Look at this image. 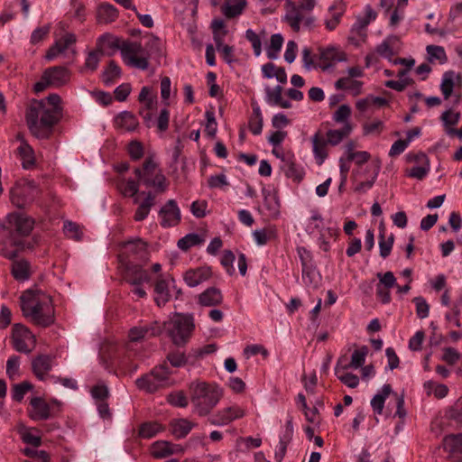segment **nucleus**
<instances>
[{"mask_svg": "<svg viewBox=\"0 0 462 462\" xmlns=\"http://www.w3.org/2000/svg\"><path fill=\"white\" fill-rule=\"evenodd\" d=\"M428 60L430 62H439L444 64L448 61V57L443 47L437 45L427 46Z\"/></svg>", "mask_w": 462, "mask_h": 462, "instance_id": "8fccbe9b", "label": "nucleus"}, {"mask_svg": "<svg viewBox=\"0 0 462 462\" xmlns=\"http://www.w3.org/2000/svg\"><path fill=\"white\" fill-rule=\"evenodd\" d=\"M343 358H339L335 366V374L338 380L349 388H356L359 384V378L357 375L346 373L342 369Z\"/></svg>", "mask_w": 462, "mask_h": 462, "instance_id": "a19ab883", "label": "nucleus"}, {"mask_svg": "<svg viewBox=\"0 0 462 462\" xmlns=\"http://www.w3.org/2000/svg\"><path fill=\"white\" fill-rule=\"evenodd\" d=\"M460 120V113L454 110L453 108L446 109L440 116V121L442 123L445 133L448 136H453L454 127L457 125Z\"/></svg>", "mask_w": 462, "mask_h": 462, "instance_id": "4c0bfd02", "label": "nucleus"}, {"mask_svg": "<svg viewBox=\"0 0 462 462\" xmlns=\"http://www.w3.org/2000/svg\"><path fill=\"white\" fill-rule=\"evenodd\" d=\"M57 112L49 110L42 102L33 100L29 105L25 119L31 133L37 138H48L52 127L60 121Z\"/></svg>", "mask_w": 462, "mask_h": 462, "instance_id": "7ed1b4c3", "label": "nucleus"}, {"mask_svg": "<svg viewBox=\"0 0 462 462\" xmlns=\"http://www.w3.org/2000/svg\"><path fill=\"white\" fill-rule=\"evenodd\" d=\"M352 125H346L340 129H329L324 134L328 139V143H329L331 146H336L346 138L352 133Z\"/></svg>", "mask_w": 462, "mask_h": 462, "instance_id": "ea45409f", "label": "nucleus"}, {"mask_svg": "<svg viewBox=\"0 0 462 462\" xmlns=\"http://www.w3.org/2000/svg\"><path fill=\"white\" fill-rule=\"evenodd\" d=\"M20 300L23 314L35 325L47 328L54 323L52 300L43 291L27 290L22 294Z\"/></svg>", "mask_w": 462, "mask_h": 462, "instance_id": "f03ea898", "label": "nucleus"}, {"mask_svg": "<svg viewBox=\"0 0 462 462\" xmlns=\"http://www.w3.org/2000/svg\"><path fill=\"white\" fill-rule=\"evenodd\" d=\"M335 88L340 90H347L353 96H358L363 91V82L350 78H340L335 82Z\"/></svg>", "mask_w": 462, "mask_h": 462, "instance_id": "58836bf2", "label": "nucleus"}, {"mask_svg": "<svg viewBox=\"0 0 462 462\" xmlns=\"http://www.w3.org/2000/svg\"><path fill=\"white\" fill-rule=\"evenodd\" d=\"M393 394L397 398V411L394 414L395 416H398L399 418H402L404 416V412L402 411V405L404 402V393H402L400 396L397 395L396 393L393 392L392 386L390 384H384L382 387V390L380 393H376L371 400V407L374 413L381 415L383 411L384 402L386 398L390 394Z\"/></svg>", "mask_w": 462, "mask_h": 462, "instance_id": "f8f14e48", "label": "nucleus"}, {"mask_svg": "<svg viewBox=\"0 0 462 462\" xmlns=\"http://www.w3.org/2000/svg\"><path fill=\"white\" fill-rule=\"evenodd\" d=\"M118 16L117 9L108 3L101 4L97 8V18L99 23H109Z\"/></svg>", "mask_w": 462, "mask_h": 462, "instance_id": "79ce46f5", "label": "nucleus"}, {"mask_svg": "<svg viewBox=\"0 0 462 462\" xmlns=\"http://www.w3.org/2000/svg\"><path fill=\"white\" fill-rule=\"evenodd\" d=\"M315 4V0H299V2L289 4L284 20L294 32H299L301 28L310 29L314 26L315 18L310 12Z\"/></svg>", "mask_w": 462, "mask_h": 462, "instance_id": "39448f33", "label": "nucleus"}, {"mask_svg": "<svg viewBox=\"0 0 462 462\" xmlns=\"http://www.w3.org/2000/svg\"><path fill=\"white\" fill-rule=\"evenodd\" d=\"M346 12V5L342 0L335 1L328 8V14L324 20L326 28L333 31L341 21V17Z\"/></svg>", "mask_w": 462, "mask_h": 462, "instance_id": "a878e982", "label": "nucleus"}, {"mask_svg": "<svg viewBox=\"0 0 462 462\" xmlns=\"http://www.w3.org/2000/svg\"><path fill=\"white\" fill-rule=\"evenodd\" d=\"M70 79L69 70L62 66H54L46 69L41 79L33 86L35 92L43 91L48 87L60 88L67 84Z\"/></svg>", "mask_w": 462, "mask_h": 462, "instance_id": "9d476101", "label": "nucleus"}, {"mask_svg": "<svg viewBox=\"0 0 462 462\" xmlns=\"http://www.w3.org/2000/svg\"><path fill=\"white\" fill-rule=\"evenodd\" d=\"M194 319L189 314L175 313L168 322V334L177 346H185L194 330Z\"/></svg>", "mask_w": 462, "mask_h": 462, "instance_id": "423d86ee", "label": "nucleus"}, {"mask_svg": "<svg viewBox=\"0 0 462 462\" xmlns=\"http://www.w3.org/2000/svg\"><path fill=\"white\" fill-rule=\"evenodd\" d=\"M462 83V75L456 73L453 70L446 71L440 82V91L445 99H448L456 86H460Z\"/></svg>", "mask_w": 462, "mask_h": 462, "instance_id": "cd10ccee", "label": "nucleus"}, {"mask_svg": "<svg viewBox=\"0 0 462 462\" xmlns=\"http://www.w3.org/2000/svg\"><path fill=\"white\" fill-rule=\"evenodd\" d=\"M121 77V69L114 61L110 60L106 69L103 71L102 79L106 85H111L116 79Z\"/></svg>", "mask_w": 462, "mask_h": 462, "instance_id": "603ef678", "label": "nucleus"}, {"mask_svg": "<svg viewBox=\"0 0 462 462\" xmlns=\"http://www.w3.org/2000/svg\"><path fill=\"white\" fill-rule=\"evenodd\" d=\"M171 282H174L171 275L164 276L160 274L156 280L154 284L155 302L159 307L164 306L170 300L169 286Z\"/></svg>", "mask_w": 462, "mask_h": 462, "instance_id": "393cba45", "label": "nucleus"}, {"mask_svg": "<svg viewBox=\"0 0 462 462\" xmlns=\"http://www.w3.org/2000/svg\"><path fill=\"white\" fill-rule=\"evenodd\" d=\"M167 360L173 367L184 366L188 362L186 355L179 349L171 350L167 355Z\"/></svg>", "mask_w": 462, "mask_h": 462, "instance_id": "0e129e2a", "label": "nucleus"}, {"mask_svg": "<svg viewBox=\"0 0 462 462\" xmlns=\"http://www.w3.org/2000/svg\"><path fill=\"white\" fill-rule=\"evenodd\" d=\"M162 430V426L157 422H145L142 424L139 434L142 438L151 439Z\"/></svg>", "mask_w": 462, "mask_h": 462, "instance_id": "680f3d73", "label": "nucleus"}, {"mask_svg": "<svg viewBox=\"0 0 462 462\" xmlns=\"http://www.w3.org/2000/svg\"><path fill=\"white\" fill-rule=\"evenodd\" d=\"M310 141L315 161L317 164L321 165L328 156V146L330 144L328 143V139L321 130L316 131Z\"/></svg>", "mask_w": 462, "mask_h": 462, "instance_id": "6ab92c4d", "label": "nucleus"}, {"mask_svg": "<svg viewBox=\"0 0 462 462\" xmlns=\"http://www.w3.org/2000/svg\"><path fill=\"white\" fill-rule=\"evenodd\" d=\"M30 418L33 420H46L52 416L51 406L41 397H33L31 399Z\"/></svg>", "mask_w": 462, "mask_h": 462, "instance_id": "bb28decb", "label": "nucleus"}, {"mask_svg": "<svg viewBox=\"0 0 462 462\" xmlns=\"http://www.w3.org/2000/svg\"><path fill=\"white\" fill-rule=\"evenodd\" d=\"M29 340L34 341L30 329L20 323L14 324L12 328L13 347L20 353L29 354L32 351L27 344Z\"/></svg>", "mask_w": 462, "mask_h": 462, "instance_id": "4468645a", "label": "nucleus"}, {"mask_svg": "<svg viewBox=\"0 0 462 462\" xmlns=\"http://www.w3.org/2000/svg\"><path fill=\"white\" fill-rule=\"evenodd\" d=\"M302 280L307 286L318 288L320 275L313 264L302 268Z\"/></svg>", "mask_w": 462, "mask_h": 462, "instance_id": "de8ad7c7", "label": "nucleus"}, {"mask_svg": "<svg viewBox=\"0 0 462 462\" xmlns=\"http://www.w3.org/2000/svg\"><path fill=\"white\" fill-rule=\"evenodd\" d=\"M40 193V189L32 180L23 179L18 180L11 189L14 199L33 200Z\"/></svg>", "mask_w": 462, "mask_h": 462, "instance_id": "f3484780", "label": "nucleus"}, {"mask_svg": "<svg viewBox=\"0 0 462 462\" xmlns=\"http://www.w3.org/2000/svg\"><path fill=\"white\" fill-rule=\"evenodd\" d=\"M189 390L194 411L201 417L208 415L222 397L218 386L205 382L191 383Z\"/></svg>", "mask_w": 462, "mask_h": 462, "instance_id": "20e7f679", "label": "nucleus"}, {"mask_svg": "<svg viewBox=\"0 0 462 462\" xmlns=\"http://www.w3.org/2000/svg\"><path fill=\"white\" fill-rule=\"evenodd\" d=\"M126 282L132 285H141L143 282L150 281V275L146 270L143 269L139 264L127 263L125 264Z\"/></svg>", "mask_w": 462, "mask_h": 462, "instance_id": "c756f323", "label": "nucleus"}, {"mask_svg": "<svg viewBox=\"0 0 462 462\" xmlns=\"http://www.w3.org/2000/svg\"><path fill=\"white\" fill-rule=\"evenodd\" d=\"M38 102H42L44 106L49 110H55L57 112V117L60 119L62 114V108L60 106V97L57 94H51L45 99L38 100Z\"/></svg>", "mask_w": 462, "mask_h": 462, "instance_id": "bf43d9fd", "label": "nucleus"}, {"mask_svg": "<svg viewBox=\"0 0 462 462\" xmlns=\"http://www.w3.org/2000/svg\"><path fill=\"white\" fill-rule=\"evenodd\" d=\"M406 162L412 164L408 175L416 180L424 179L430 169L429 158L423 152L409 154L406 157Z\"/></svg>", "mask_w": 462, "mask_h": 462, "instance_id": "2eb2a0df", "label": "nucleus"}, {"mask_svg": "<svg viewBox=\"0 0 462 462\" xmlns=\"http://www.w3.org/2000/svg\"><path fill=\"white\" fill-rule=\"evenodd\" d=\"M34 224L32 217L19 210L7 214L5 221L0 220V228L3 231H11L22 239L32 233Z\"/></svg>", "mask_w": 462, "mask_h": 462, "instance_id": "1a4fd4ad", "label": "nucleus"}, {"mask_svg": "<svg viewBox=\"0 0 462 462\" xmlns=\"http://www.w3.org/2000/svg\"><path fill=\"white\" fill-rule=\"evenodd\" d=\"M114 124L116 128L122 132H133L139 125L136 116L128 111L118 114L114 119Z\"/></svg>", "mask_w": 462, "mask_h": 462, "instance_id": "2f4dec72", "label": "nucleus"}, {"mask_svg": "<svg viewBox=\"0 0 462 462\" xmlns=\"http://www.w3.org/2000/svg\"><path fill=\"white\" fill-rule=\"evenodd\" d=\"M18 432L21 436L22 440L26 443L30 444L33 447H40L42 444V439L40 436H36L32 433V430L27 429L25 427H21L18 430Z\"/></svg>", "mask_w": 462, "mask_h": 462, "instance_id": "69168bd1", "label": "nucleus"}, {"mask_svg": "<svg viewBox=\"0 0 462 462\" xmlns=\"http://www.w3.org/2000/svg\"><path fill=\"white\" fill-rule=\"evenodd\" d=\"M350 116L351 107L346 104H343L333 113L332 119L335 123L342 124L343 125H352L349 122Z\"/></svg>", "mask_w": 462, "mask_h": 462, "instance_id": "864d4df0", "label": "nucleus"}, {"mask_svg": "<svg viewBox=\"0 0 462 462\" xmlns=\"http://www.w3.org/2000/svg\"><path fill=\"white\" fill-rule=\"evenodd\" d=\"M246 5V0H226L221 12L227 19L236 18L243 14Z\"/></svg>", "mask_w": 462, "mask_h": 462, "instance_id": "e433bc0d", "label": "nucleus"}, {"mask_svg": "<svg viewBox=\"0 0 462 462\" xmlns=\"http://www.w3.org/2000/svg\"><path fill=\"white\" fill-rule=\"evenodd\" d=\"M245 415L244 409L238 405H232L218 411L213 414L209 419V422L215 426H225L229 424L235 420L243 418Z\"/></svg>", "mask_w": 462, "mask_h": 462, "instance_id": "dca6fc26", "label": "nucleus"}, {"mask_svg": "<svg viewBox=\"0 0 462 462\" xmlns=\"http://www.w3.org/2000/svg\"><path fill=\"white\" fill-rule=\"evenodd\" d=\"M76 42V36L73 33L67 32L60 39L56 40L54 44L49 48L46 52L45 59L47 60H54L58 55L64 53L70 49Z\"/></svg>", "mask_w": 462, "mask_h": 462, "instance_id": "5701e85b", "label": "nucleus"}, {"mask_svg": "<svg viewBox=\"0 0 462 462\" xmlns=\"http://www.w3.org/2000/svg\"><path fill=\"white\" fill-rule=\"evenodd\" d=\"M183 451L180 445L173 444L169 441H156L151 447V453L155 458H164L172 454L181 453Z\"/></svg>", "mask_w": 462, "mask_h": 462, "instance_id": "c85d7f7f", "label": "nucleus"}, {"mask_svg": "<svg viewBox=\"0 0 462 462\" xmlns=\"http://www.w3.org/2000/svg\"><path fill=\"white\" fill-rule=\"evenodd\" d=\"M163 330V326L158 321H153L143 326L132 328L128 332V337L131 342H138L142 339L160 336Z\"/></svg>", "mask_w": 462, "mask_h": 462, "instance_id": "a211bd4d", "label": "nucleus"}, {"mask_svg": "<svg viewBox=\"0 0 462 462\" xmlns=\"http://www.w3.org/2000/svg\"><path fill=\"white\" fill-rule=\"evenodd\" d=\"M211 276L208 267L189 269L184 273V281L189 287H196L207 281Z\"/></svg>", "mask_w": 462, "mask_h": 462, "instance_id": "473e14b6", "label": "nucleus"}, {"mask_svg": "<svg viewBox=\"0 0 462 462\" xmlns=\"http://www.w3.org/2000/svg\"><path fill=\"white\" fill-rule=\"evenodd\" d=\"M195 426H197L196 423L184 418L174 419L170 423L171 431L177 439L185 438Z\"/></svg>", "mask_w": 462, "mask_h": 462, "instance_id": "f704fd0d", "label": "nucleus"}, {"mask_svg": "<svg viewBox=\"0 0 462 462\" xmlns=\"http://www.w3.org/2000/svg\"><path fill=\"white\" fill-rule=\"evenodd\" d=\"M283 44V37L281 33H275L271 36L270 43L266 48L267 57L270 60L278 58L279 52Z\"/></svg>", "mask_w": 462, "mask_h": 462, "instance_id": "09e8293b", "label": "nucleus"}, {"mask_svg": "<svg viewBox=\"0 0 462 462\" xmlns=\"http://www.w3.org/2000/svg\"><path fill=\"white\" fill-rule=\"evenodd\" d=\"M368 354V347L363 346L360 348L355 350L351 356V361L348 364L343 365L342 369L346 370L348 368L358 369L362 367L365 362V357Z\"/></svg>", "mask_w": 462, "mask_h": 462, "instance_id": "c03bdc74", "label": "nucleus"}, {"mask_svg": "<svg viewBox=\"0 0 462 462\" xmlns=\"http://www.w3.org/2000/svg\"><path fill=\"white\" fill-rule=\"evenodd\" d=\"M63 233L64 235L75 241H80L83 236V228L78 223L71 220H64L63 222Z\"/></svg>", "mask_w": 462, "mask_h": 462, "instance_id": "49530a36", "label": "nucleus"}, {"mask_svg": "<svg viewBox=\"0 0 462 462\" xmlns=\"http://www.w3.org/2000/svg\"><path fill=\"white\" fill-rule=\"evenodd\" d=\"M134 173L137 181L125 178L117 181V189L125 198L137 196L136 200L152 202L169 188V181L152 156L146 157L140 167L134 168Z\"/></svg>", "mask_w": 462, "mask_h": 462, "instance_id": "f257e3e1", "label": "nucleus"}, {"mask_svg": "<svg viewBox=\"0 0 462 462\" xmlns=\"http://www.w3.org/2000/svg\"><path fill=\"white\" fill-rule=\"evenodd\" d=\"M54 364V356L50 355H39L32 361V373L40 381H45Z\"/></svg>", "mask_w": 462, "mask_h": 462, "instance_id": "412c9836", "label": "nucleus"}, {"mask_svg": "<svg viewBox=\"0 0 462 462\" xmlns=\"http://www.w3.org/2000/svg\"><path fill=\"white\" fill-rule=\"evenodd\" d=\"M21 143L17 148V153L22 162V166L25 170H29L35 165V155L32 146L20 135L17 136Z\"/></svg>", "mask_w": 462, "mask_h": 462, "instance_id": "7c9ffc66", "label": "nucleus"}, {"mask_svg": "<svg viewBox=\"0 0 462 462\" xmlns=\"http://www.w3.org/2000/svg\"><path fill=\"white\" fill-rule=\"evenodd\" d=\"M33 385L27 382L23 381L20 383L14 384L12 388V398L15 402H22L24 395L31 390H32Z\"/></svg>", "mask_w": 462, "mask_h": 462, "instance_id": "4d7b16f0", "label": "nucleus"}, {"mask_svg": "<svg viewBox=\"0 0 462 462\" xmlns=\"http://www.w3.org/2000/svg\"><path fill=\"white\" fill-rule=\"evenodd\" d=\"M346 54L334 47L320 50L318 66L322 70H327L336 63L346 60Z\"/></svg>", "mask_w": 462, "mask_h": 462, "instance_id": "4be33fe9", "label": "nucleus"}, {"mask_svg": "<svg viewBox=\"0 0 462 462\" xmlns=\"http://www.w3.org/2000/svg\"><path fill=\"white\" fill-rule=\"evenodd\" d=\"M368 168L369 176L366 180H361V177H357L359 183L355 188L356 191L365 192L373 186L379 172L380 167L377 164H373L368 166Z\"/></svg>", "mask_w": 462, "mask_h": 462, "instance_id": "a18cd8bd", "label": "nucleus"}, {"mask_svg": "<svg viewBox=\"0 0 462 462\" xmlns=\"http://www.w3.org/2000/svg\"><path fill=\"white\" fill-rule=\"evenodd\" d=\"M170 375V369L166 364H163L155 366L150 373L137 378L135 384L139 390L152 393L171 384Z\"/></svg>", "mask_w": 462, "mask_h": 462, "instance_id": "0eeeda50", "label": "nucleus"}, {"mask_svg": "<svg viewBox=\"0 0 462 462\" xmlns=\"http://www.w3.org/2000/svg\"><path fill=\"white\" fill-rule=\"evenodd\" d=\"M263 116L259 106H255L253 109V115L249 118L248 127L251 133L254 135H258L263 130Z\"/></svg>", "mask_w": 462, "mask_h": 462, "instance_id": "3c124183", "label": "nucleus"}, {"mask_svg": "<svg viewBox=\"0 0 462 462\" xmlns=\"http://www.w3.org/2000/svg\"><path fill=\"white\" fill-rule=\"evenodd\" d=\"M223 300L221 291L216 287H210L199 295V303L201 306L213 307L219 305Z\"/></svg>", "mask_w": 462, "mask_h": 462, "instance_id": "c9c22d12", "label": "nucleus"}, {"mask_svg": "<svg viewBox=\"0 0 462 462\" xmlns=\"http://www.w3.org/2000/svg\"><path fill=\"white\" fill-rule=\"evenodd\" d=\"M377 278L376 295L383 303H388L391 300L390 290L397 285L396 278L392 272L378 273Z\"/></svg>", "mask_w": 462, "mask_h": 462, "instance_id": "aec40b11", "label": "nucleus"}, {"mask_svg": "<svg viewBox=\"0 0 462 462\" xmlns=\"http://www.w3.org/2000/svg\"><path fill=\"white\" fill-rule=\"evenodd\" d=\"M379 238L380 255L383 258H386L391 254L393 244V237L391 236L387 239L384 238V233L382 223L380 225Z\"/></svg>", "mask_w": 462, "mask_h": 462, "instance_id": "13d9d810", "label": "nucleus"}, {"mask_svg": "<svg viewBox=\"0 0 462 462\" xmlns=\"http://www.w3.org/2000/svg\"><path fill=\"white\" fill-rule=\"evenodd\" d=\"M120 53L125 65L141 70L149 68V54L139 42L123 41Z\"/></svg>", "mask_w": 462, "mask_h": 462, "instance_id": "6e6552de", "label": "nucleus"}, {"mask_svg": "<svg viewBox=\"0 0 462 462\" xmlns=\"http://www.w3.org/2000/svg\"><path fill=\"white\" fill-rule=\"evenodd\" d=\"M424 386L429 394H433L437 398H444L448 392L447 385L432 381L425 383Z\"/></svg>", "mask_w": 462, "mask_h": 462, "instance_id": "052dcab7", "label": "nucleus"}, {"mask_svg": "<svg viewBox=\"0 0 462 462\" xmlns=\"http://www.w3.org/2000/svg\"><path fill=\"white\" fill-rule=\"evenodd\" d=\"M205 240L206 238L203 235L189 233L179 239L177 246L181 251L186 252L193 246L201 245Z\"/></svg>", "mask_w": 462, "mask_h": 462, "instance_id": "37998d69", "label": "nucleus"}, {"mask_svg": "<svg viewBox=\"0 0 462 462\" xmlns=\"http://www.w3.org/2000/svg\"><path fill=\"white\" fill-rule=\"evenodd\" d=\"M161 226L171 227L177 226L180 221V210L177 204H163L159 211Z\"/></svg>", "mask_w": 462, "mask_h": 462, "instance_id": "b1692460", "label": "nucleus"}, {"mask_svg": "<svg viewBox=\"0 0 462 462\" xmlns=\"http://www.w3.org/2000/svg\"><path fill=\"white\" fill-rule=\"evenodd\" d=\"M12 274L18 281H25L29 278V264L25 261L14 262L12 265Z\"/></svg>", "mask_w": 462, "mask_h": 462, "instance_id": "6e6d98bb", "label": "nucleus"}, {"mask_svg": "<svg viewBox=\"0 0 462 462\" xmlns=\"http://www.w3.org/2000/svg\"><path fill=\"white\" fill-rule=\"evenodd\" d=\"M394 37L388 38L376 47V52L383 57L390 58L394 54Z\"/></svg>", "mask_w": 462, "mask_h": 462, "instance_id": "338daca9", "label": "nucleus"}, {"mask_svg": "<svg viewBox=\"0 0 462 462\" xmlns=\"http://www.w3.org/2000/svg\"><path fill=\"white\" fill-rule=\"evenodd\" d=\"M120 257L125 264L134 263V261H144L147 257L146 243L140 238L123 243Z\"/></svg>", "mask_w": 462, "mask_h": 462, "instance_id": "9b49d317", "label": "nucleus"}, {"mask_svg": "<svg viewBox=\"0 0 462 462\" xmlns=\"http://www.w3.org/2000/svg\"><path fill=\"white\" fill-rule=\"evenodd\" d=\"M24 248L23 241L11 231H3L0 228V254L13 260L18 253Z\"/></svg>", "mask_w": 462, "mask_h": 462, "instance_id": "ddd939ff", "label": "nucleus"}, {"mask_svg": "<svg viewBox=\"0 0 462 462\" xmlns=\"http://www.w3.org/2000/svg\"><path fill=\"white\" fill-rule=\"evenodd\" d=\"M265 101L273 106H280L282 108H291V103L282 98V87L276 86L274 88H265Z\"/></svg>", "mask_w": 462, "mask_h": 462, "instance_id": "72a5a7b5", "label": "nucleus"}, {"mask_svg": "<svg viewBox=\"0 0 462 462\" xmlns=\"http://www.w3.org/2000/svg\"><path fill=\"white\" fill-rule=\"evenodd\" d=\"M443 445L446 449L452 452L462 449V434L445 437Z\"/></svg>", "mask_w": 462, "mask_h": 462, "instance_id": "774afa93", "label": "nucleus"}, {"mask_svg": "<svg viewBox=\"0 0 462 462\" xmlns=\"http://www.w3.org/2000/svg\"><path fill=\"white\" fill-rule=\"evenodd\" d=\"M257 210L264 220L274 219L280 215V204H257Z\"/></svg>", "mask_w": 462, "mask_h": 462, "instance_id": "5fc2aeb1", "label": "nucleus"}, {"mask_svg": "<svg viewBox=\"0 0 462 462\" xmlns=\"http://www.w3.org/2000/svg\"><path fill=\"white\" fill-rule=\"evenodd\" d=\"M245 39L251 43L254 53L256 57L262 53V36L257 34L254 30L245 31Z\"/></svg>", "mask_w": 462, "mask_h": 462, "instance_id": "e2e57ef3", "label": "nucleus"}]
</instances>
